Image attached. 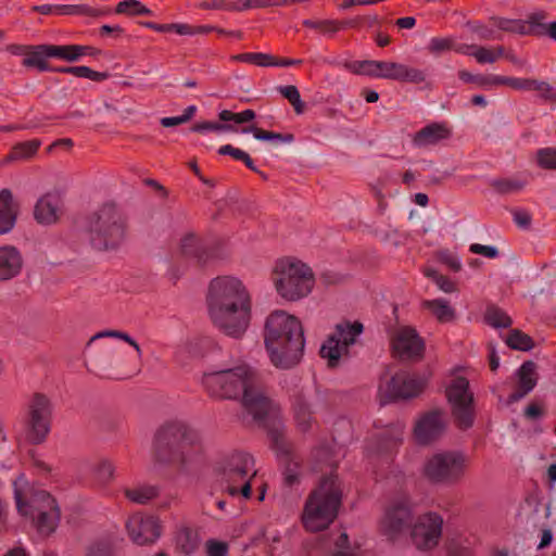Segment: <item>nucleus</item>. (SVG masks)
Listing matches in <instances>:
<instances>
[{
  "instance_id": "f704fd0d",
  "label": "nucleus",
  "mask_w": 556,
  "mask_h": 556,
  "mask_svg": "<svg viewBox=\"0 0 556 556\" xmlns=\"http://www.w3.org/2000/svg\"><path fill=\"white\" fill-rule=\"evenodd\" d=\"M493 23L500 29L519 35H530L531 27L523 20H510L504 17L493 18Z\"/></svg>"
},
{
  "instance_id": "1a4fd4ad",
  "label": "nucleus",
  "mask_w": 556,
  "mask_h": 556,
  "mask_svg": "<svg viewBox=\"0 0 556 556\" xmlns=\"http://www.w3.org/2000/svg\"><path fill=\"white\" fill-rule=\"evenodd\" d=\"M470 464L469 456L459 450L434 453L424 464L422 475L433 484L452 485L466 475Z\"/></svg>"
},
{
  "instance_id": "f8f14e48",
  "label": "nucleus",
  "mask_w": 556,
  "mask_h": 556,
  "mask_svg": "<svg viewBox=\"0 0 556 556\" xmlns=\"http://www.w3.org/2000/svg\"><path fill=\"white\" fill-rule=\"evenodd\" d=\"M468 388V380L463 377H457L446 390L453 416L458 427L462 429H468L473 425L472 394L469 392Z\"/></svg>"
},
{
  "instance_id": "0e129e2a",
  "label": "nucleus",
  "mask_w": 556,
  "mask_h": 556,
  "mask_svg": "<svg viewBox=\"0 0 556 556\" xmlns=\"http://www.w3.org/2000/svg\"><path fill=\"white\" fill-rule=\"evenodd\" d=\"M278 91L281 96H283L291 103L298 97H300V92L298 88L293 85L289 86H280L278 87Z\"/></svg>"
},
{
  "instance_id": "8fccbe9b",
  "label": "nucleus",
  "mask_w": 556,
  "mask_h": 556,
  "mask_svg": "<svg viewBox=\"0 0 556 556\" xmlns=\"http://www.w3.org/2000/svg\"><path fill=\"white\" fill-rule=\"evenodd\" d=\"M192 131H194V132H205V131L230 132V131H236V128L229 124L201 122V123L195 124L192 127Z\"/></svg>"
},
{
  "instance_id": "aec40b11",
  "label": "nucleus",
  "mask_w": 556,
  "mask_h": 556,
  "mask_svg": "<svg viewBox=\"0 0 556 556\" xmlns=\"http://www.w3.org/2000/svg\"><path fill=\"white\" fill-rule=\"evenodd\" d=\"M180 422H168L159 428L154 438V448L159 457H164L168 451L172 456L177 455V441Z\"/></svg>"
},
{
  "instance_id": "f257e3e1",
  "label": "nucleus",
  "mask_w": 556,
  "mask_h": 556,
  "mask_svg": "<svg viewBox=\"0 0 556 556\" xmlns=\"http://www.w3.org/2000/svg\"><path fill=\"white\" fill-rule=\"evenodd\" d=\"M202 382L214 397L237 399L241 395L245 410L268 429L277 456L282 458L289 455L290 444L285 438L279 407L264 394L258 377L250 366L243 362L223 366L218 370L205 372Z\"/></svg>"
},
{
  "instance_id": "3c124183",
  "label": "nucleus",
  "mask_w": 556,
  "mask_h": 556,
  "mask_svg": "<svg viewBox=\"0 0 556 556\" xmlns=\"http://www.w3.org/2000/svg\"><path fill=\"white\" fill-rule=\"evenodd\" d=\"M538 163L543 168L556 169V149L545 148L539 150Z\"/></svg>"
},
{
  "instance_id": "f3484780",
  "label": "nucleus",
  "mask_w": 556,
  "mask_h": 556,
  "mask_svg": "<svg viewBox=\"0 0 556 556\" xmlns=\"http://www.w3.org/2000/svg\"><path fill=\"white\" fill-rule=\"evenodd\" d=\"M392 346L394 354L401 359H417L422 356L425 342L412 327H401L396 330Z\"/></svg>"
},
{
  "instance_id": "c9c22d12",
  "label": "nucleus",
  "mask_w": 556,
  "mask_h": 556,
  "mask_svg": "<svg viewBox=\"0 0 556 556\" xmlns=\"http://www.w3.org/2000/svg\"><path fill=\"white\" fill-rule=\"evenodd\" d=\"M475 59L479 64H492L504 55V48L502 46L483 47L478 46Z\"/></svg>"
},
{
  "instance_id": "69168bd1",
  "label": "nucleus",
  "mask_w": 556,
  "mask_h": 556,
  "mask_svg": "<svg viewBox=\"0 0 556 556\" xmlns=\"http://www.w3.org/2000/svg\"><path fill=\"white\" fill-rule=\"evenodd\" d=\"M440 290H442L445 293H452L456 290V287L452 280H450L445 276L437 277V280L434 281Z\"/></svg>"
},
{
  "instance_id": "5fc2aeb1",
  "label": "nucleus",
  "mask_w": 556,
  "mask_h": 556,
  "mask_svg": "<svg viewBox=\"0 0 556 556\" xmlns=\"http://www.w3.org/2000/svg\"><path fill=\"white\" fill-rule=\"evenodd\" d=\"M530 91H536L541 98L549 101L553 86L544 80L532 79Z\"/></svg>"
},
{
  "instance_id": "5701e85b",
  "label": "nucleus",
  "mask_w": 556,
  "mask_h": 556,
  "mask_svg": "<svg viewBox=\"0 0 556 556\" xmlns=\"http://www.w3.org/2000/svg\"><path fill=\"white\" fill-rule=\"evenodd\" d=\"M18 206L9 189L0 191V233L10 232L17 218Z\"/></svg>"
},
{
  "instance_id": "6ab92c4d",
  "label": "nucleus",
  "mask_w": 556,
  "mask_h": 556,
  "mask_svg": "<svg viewBox=\"0 0 556 556\" xmlns=\"http://www.w3.org/2000/svg\"><path fill=\"white\" fill-rule=\"evenodd\" d=\"M451 136L452 129L446 122H435L418 130L413 137V143L418 148H428L450 139Z\"/></svg>"
},
{
  "instance_id": "39448f33",
  "label": "nucleus",
  "mask_w": 556,
  "mask_h": 556,
  "mask_svg": "<svg viewBox=\"0 0 556 556\" xmlns=\"http://www.w3.org/2000/svg\"><path fill=\"white\" fill-rule=\"evenodd\" d=\"M342 503V488L337 476L325 477L308 494L301 521L309 532L324 531L336 520Z\"/></svg>"
},
{
  "instance_id": "ddd939ff",
  "label": "nucleus",
  "mask_w": 556,
  "mask_h": 556,
  "mask_svg": "<svg viewBox=\"0 0 556 556\" xmlns=\"http://www.w3.org/2000/svg\"><path fill=\"white\" fill-rule=\"evenodd\" d=\"M426 386V380L406 372H399L386 382H381L378 394L381 404L417 396Z\"/></svg>"
},
{
  "instance_id": "4d7b16f0",
  "label": "nucleus",
  "mask_w": 556,
  "mask_h": 556,
  "mask_svg": "<svg viewBox=\"0 0 556 556\" xmlns=\"http://www.w3.org/2000/svg\"><path fill=\"white\" fill-rule=\"evenodd\" d=\"M207 556H226L228 546L226 543L208 541L206 544Z\"/></svg>"
},
{
  "instance_id": "7c9ffc66",
  "label": "nucleus",
  "mask_w": 556,
  "mask_h": 556,
  "mask_svg": "<svg viewBox=\"0 0 556 556\" xmlns=\"http://www.w3.org/2000/svg\"><path fill=\"white\" fill-rule=\"evenodd\" d=\"M124 494L131 503L144 505L157 496L159 490L154 485L138 484L131 488H125Z\"/></svg>"
},
{
  "instance_id": "58836bf2",
  "label": "nucleus",
  "mask_w": 556,
  "mask_h": 556,
  "mask_svg": "<svg viewBox=\"0 0 556 556\" xmlns=\"http://www.w3.org/2000/svg\"><path fill=\"white\" fill-rule=\"evenodd\" d=\"M56 11L62 15H86V16H99L104 14L103 11L93 9L87 4H63L56 5Z\"/></svg>"
},
{
  "instance_id": "7ed1b4c3",
  "label": "nucleus",
  "mask_w": 556,
  "mask_h": 556,
  "mask_svg": "<svg viewBox=\"0 0 556 556\" xmlns=\"http://www.w3.org/2000/svg\"><path fill=\"white\" fill-rule=\"evenodd\" d=\"M264 343L275 367L288 369L299 364L305 346L300 319L285 311L271 313L266 319Z\"/></svg>"
},
{
  "instance_id": "6e6552de",
  "label": "nucleus",
  "mask_w": 556,
  "mask_h": 556,
  "mask_svg": "<svg viewBox=\"0 0 556 556\" xmlns=\"http://www.w3.org/2000/svg\"><path fill=\"white\" fill-rule=\"evenodd\" d=\"M222 488L231 496H251V486L256 477L254 459L251 455L235 452L226 456L217 469Z\"/></svg>"
},
{
  "instance_id": "de8ad7c7",
  "label": "nucleus",
  "mask_w": 556,
  "mask_h": 556,
  "mask_svg": "<svg viewBox=\"0 0 556 556\" xmlns=\"http://www.w3.org/2000/svg\"><path fill=\"white\" fill-rule=\"evenodd\" d=\"M454 41L448 37H433L429 40L427 50L429 53L438 55L442 52L453 50Z\"/></svg>"
},
{
  "instance_id": "2f4dec72",
  "label": "nucleus",
  "mask_w": 556,
  "mask_h": 556,
  "mask_svg": "<svg viewBox=\"0 0 556 556\" xmlns=\"http://www.w3.org/2000/svg\"><path fill=\"white\" fill-rule=\"evenodd\" d=\"M293 412L295 425L299 431L307 432L313 425L309 404L303 397H298L293 403Z\"/></svg>"
},
{
  "instance_id": "774afa93",
  "label": "nucleus",
  "mask_w": 556,
  "mask_h": 556,
  "mask_svg": "<svg viewBox=\"0 0 556 556\" xmlns=\"http://www.w3.org/2000/svg\"><path fill=\"white\" fill-rule=\"evenodd\" d=\"M514 222L522 227V228H526L530 225L531 223V217L529 215V213L525 212V211H516L514 213Z\"/></svg>"
},
{
  "instance_id": "b1692460",
  "label": "nucleus",
  "mask_w": 556,
  "mask_h": 556,
  "mask_svg": "<svg viewBox=\"0 0 556 556\" xmlns=\"http://www.w3.org/2000/svg\"><path fill=\"white\" fill-rule=\"evenodd\" d=\"M60 201L56 197L47 194L38 200L35 205V219L41 225H52L58 222Z\"/></svg>"
},
{
  "instance_id": "864d4df0",
  "label": "nucleus",
  "mask_w": 556,
  "mask_h": 556,
  "mask_svg": "<svg viewBox=\"0 0 556 556\" xmlns=\"http://www.w3.org/2000/svg\"><path fill=\"white\" fill-rule=\"evenodd\" d=\"M469 251L473 254H479L488 258H496L498 256V250L494 245L472 243L469 247Z\"/></svg>"
},
{
  "instance_id": "49530a36",
  "label": "nucleus",
  "mask_w": 556,
  "mask_h": 556,
  "mask_svg": "<svg viewBox=\"0 0 556 556\" xmlns=\"http://www.w3.org/2000/svg\"><path fill=\"white\" fill-rule=\"evenodd\" d=\"M303 25L316 29L323 34H334L341 29V24L333 20H321V21H314V20H304Z\"/></svg>"
},
{
  "instance_id": "e2e57ef3",
  "label": "nucleus",
  "mask_w": 556,
  "mask_h": 556,
  "mask_svg": "<svg viewBox=\"0 0 556 556\" xmlns=\"http://www.w3.org/2000/svg\"><path fill=\"white\" fill-rule=\"evenodd\" d=\"M198 7L203 10H228V3L224 0L203 1Z\"/></svg>"
},
{
  "instance_id": "a19ab883",
  "label": "nucleus",
  "mask_w": 556,
  "mask_h": 556,
  "mask_svg": "<svg viewBox=\"0 0 556 556\" xmlns=\"http://www.w3.org/2000/svg\"><path fill=\"white\" fill-rule=\"evenodd\" d=\"M100 338H116V339L123 340L135 349L139 358H141V356H142V351H141L139 344L126 332L116 331V330H106V331L98 332L90 338L88 345H90L94 340L100 339Z\"/></svg>"
},
{
  "instance_id": "20e7f679",
  "label": "nucleus",
  "mask_w": 556,
  "mask_h": 556,
  "mask_svg": "<svg viewBox=\"0 0 556 556\" xmlns=\"http://www.w3.org/2000/svg\"><path fill=\"white\" fill-rule=\"evenodd\" d=\"M13 489L18 513L28 518L39 533H53L61 519L55 497L43 489L30 485L24 475L16 478Z\"/></svg>"
},
{
  "instance_id": "09e8293b",
  "label": "nucleus",
  "mask_w": 556,
  "mask_h": 556,
  "mask_svg": "<svg viewBox=\"0 0 556 556\" xmlns=\"http://www.w3.org/2000/svg\"><path fill=\"white\" fill-rule=\"evenodd\" d=\"M500 193H514L522 190L525 181L518 179H495L491 182Z\"/></svg>"
},
{
  "instance_id": "e433bc0d",
  "label": "nucleus",
  "mask_w": 556,
  "mask_h": 556,
  "mask_svg": "<svg viewBox=\"0 0 556 556\" xmlns=\"http://www.w3.org/2000/svg\"><path fill=\"white\" fill-rule=\"evenodd\" d=\"M243 134H252L256 140L261 141H275V142H291L293 137L291 135L283 137L281 134L266 131L255 126H249L241 130Z\"/></svg>"
},
{
  "instance_id": "c03bdc74",
  "label": "nucleus",
  "mask_w": 556,
  "mask_h": 556,
  "mask_svg": "<svg viewBox=\"0 0 556 556\" xmlns=\"http://www.w3.org/2000/svg\"><path fill=\"white\" fill-rule=\"evenodd\" d=\"M486 323L494 328H507L511 325L510 317L497 307H489L485 312Z\"/></svg>"
},
{
  "instance_id": "393cba45",
  "label": "nucleus",
  "mask_w": 556,
  "mask_h": 556,
  "mask_svg": "<svg viewBox=\"0 0 556 556\" xmlns=\"http://www.w3.org/2000/svg\"><path fill=\"white\" fill-rule=\"evenodd\" d=\"M389 67L390 73L384 75L386 79L409 84H421L427 77L424 70L408 66L404 63L391 62Z\"/></svg>"
},
{
  "instance_id": "4c0bfd02",
  "label": "nucleus",
  "mask_w": 556,
  "mask_h": 556,
  "mask_svg": "<svg viewBox=\"0 0 556 556\" xmlns=\"http://www.w3.org/2000/svg\"><path fill=\"white\" fill-rule=\"evenodd\" d=\"M235 62L249 63L261 67L270 66L271 54L263 52H247L231 56Z\"/></svg>"
},
{
  "instance_id": "4468645a",
  "label": "nucleus",
  "mask_w": 556,
  "mask_h": 556,
  "mask_svg": "<svg viewBox=\"0 0 556 556\" xmlns=\"http://www.w3.org/2000/svg\"><path fill=\"white\" fill-rule=\"evenodd\" d=\"M412 519V510L406 498L391 502L384 509L379 522L382 535L395 540Z\"/></svg>"
},
{
  "instance_id": "2eb2a0df",
  "label": "nucleus",
  "mask_w": 556,
  "mask_h": 556,
  "mask_svg": "<svg viewBox=\"0 0 556 556\" xmlns=\"http://www.w3.org/2000/svg\"><path fill=\"white\" fill-rule=\"evenodd\" d=\"M443 519L440 515L429 513L420 516L412 529V540L418 549L428 551L435 547L442 534Z\"/></svg>"
},
{
  "instance_id": "f03ea898",
  "label": "nucleus",
  "mask_w": 556,
  "mask_h": 556,
  "mask_svg": "<svg viewBox=\"0 0 556 556\" xmlns=\"http://www.w3.org/2000/svg\"><path fill=\"white\" fill-rule=\"evenodd\" d=\"M206 308L216 328L229 337L240 338L250 324L251 294L239 277L217 276L208 283Z\"/></svg>"
},
{
  "instance_id": "6e6d98bb",
  "label": "nucleus",
  "mask_w": 556,
  "mask_h": 556,
  "mask_svg": "<svg viewBox=\"0 0 556 556\" xmlns=\"http://www.w3.org/2000/svg\"><path fill=\"white\" fill-rule=\"evenodd\" d=\"M114 473V466L109 460H102L97 467L98 478L104 482L109 481Z\"/></svg>"
},
{
  "instance_id": "338daca9",
  "label": "nucleus",
  "mask_w": 556,
  "mask_h": 556,
  "mask_svg": "<svg viewBox=\"0 0 556 556\" xmlns=\"http://www.w3.org/2000/svg\"><path fill=\"white\" fill-rule=\"evenodd\" d=\"M302 62L303 61L301 59H287V58L278 59L271 54L270 66L287 67V66L302 64Z\"/></svg>"
},
{
  "instance_id": "bb28decb",
  "label": "nucleus",
  "mask_w": 556,
  "mask_h": 556,
  "mask_svg": "<svg viewBox=\"0 0 556 556\" xmlns=\"http://www.w3.org/2000/svg\"><path fill=\"white\" fill-rule=\"evenodd\" d=\"M180 251L187 258L194 261L199 265H205L211 260L210 251L202 247L194 235H186L180 241Z\"/></svg>"
},
{
  "instance_id": "ea45409f",
  "label": "nucleus",
  "mask_w": 556,
  "mask_h": 556,
  "mask_svg": "<svg viewBox=\"0 0 556 556\" xmlns=\"http://www.w3.org/2000/svg\"><path fill=\"white\" fill-rule=\"evenodd\" d=\"M344 67L353 74L377 78L375 60L346 62Z\"/></svg>"
},
{
  "instance_id": "bf43d9fd",
  "label": "nucleus",
  "mask_w": 556,
  "mask_h": 556,
  "mask_svg": "<svg viewBox=\"0 0 556 556\" xmlns=\"http://www.w3.org/2000/svg\"><path fill=\"white\" fill-rule=\"evenodd\" d=\"M471 30L478 35L480 39L492 40L496 39L494 31L480 23H475L470 26Z\"/></svg>"
},
{
  "instance_id": "a18cd8bd",
  "label": "nucleus",
  "mask_w": 556,
  "mask_h": 556,
  "mask_svg": "<svg viewBox=\"0 0 556 556\" xmlns=\"http://www.w3.org/2000/svg\"><path fill=\"white\" fill-rule=\"evenodd\" d=\"M547 14L544 11L534 12L529 15L528 20L525 21L530 27V35H539L544 36L546 33V27L548 23H546Z\"/></svg>"
},
{
  "instance_id": "412c9836",
  "label": "nucleus",
  "mask_w": 556,
  "mask_h": 556,
  "mask_svg": "<svg viewBox=\"0 0 556 556\" xmlns=\"http://www.w3.org/2000/svg\"><path fill=\"white\" fill-rule=\"evenodd\" d=\"M518 389L508 397L509 403H515L530 393L538 383L536 365L532 361L525 362L516 371Z\"/></svg>"
},
{
  "instance_id": "13d9d810",
  "label": "nucleus",
  "mask_w": 556,
  "mask_h": 556,
  "mask_svg": "<svg viewBox=\"0 0 556 556\" xmlns=\"http://www.w3.org/2000/svg\"><path fill=\"white\" fill-rule=\"evenodd\" d=\"M532 79L531 78H516L508 77L506 86L516 89V90H528L530 91Z\"/></svg>"
},
{
  "instance_id": "9b49d317",
  "label": "nucleus",
  "mask_w": 556,
  "mask_h": 556,
  "mask_svg": "<svg viewBox=\"0 0 556 556\" xmlns=\"http://www.w3.org/2000/svg\"><path fill=\"white\" fill-rule=\"evenodd\" d=\"M363 329L358 321L338 324L334 332L321 345L320 356L327 359L329 366H337L340 358L349 354L350 346L355 344Z\"/></svg>"
},
{
  "instance_id": "473e14b6",
  "label": "nucleus",
  "mask_w": 556,
  "mask_h": 556,
  "mask_svg": "<svg viewBox=\"0 0 556 556\" xmlns=\"http://www.w3.org/2000/svg\"><path fill=\"white\" fill-rule=\"evenodd\" d=\"M424 306L441 323H450L455 318V309L444 299L425 301Z\"/></svg>"
},
{
  "instance_id": "c756f323",
  "label": "nucleus",
  "mask_w": 556,
  "mask_h": 556,
  "mask_svg": "<svg viewBox=\"0 0 556 556\" xmlns=\"http://www.w3.org/2000/svg\"><path fill=\"white\" fill-rule=\"evenodd\" d=\"M41 146L39 139H31L16 143L11 152L4 157L3 164L16 161H25L33 157Z\"/></svg>"
},
{
  "instance_id": "680f3d73",
  "label": "nucleus",
  "mask_w": 556,
  "mask_h": 556,
  "mask_svg": "<svg viewBox=\"0 0 556 556\" xmlns=\"http://www.w3.org/2000/svg\"><path fill=\"white\" fill-rule=\"evenodd\" d=\"M544 415V408L536 404L531 403L525 408V417L528 419H539Z\"/></svg>"
},
{
  "instance_id": "0eeeda50",
  "label": "nucleus",
  "mask_w": 556,
  "mask_h": 556,
  "mask_svg": "<svg viewBox=\"0 0 556 556\" xmlns=\"http://www.w3.org/2000/svg\"><path fill=\"white\" fill-rule=\"evenodd\" d=\"M88 235L91 245L100 251L118 248L126 239V222L112 204L101 206L89 217Z\"/></svg>"
},
{
  "instance_id": "c85d7f7f",
  "label": "nucleus",
  "mask_w": 556,
  "mask_h": 556,
  "mask_svg": "<svg viewBox=\"0 0 556 556\" xmlns=\"http://www.w3.org/2000/svg\"><path fill=\"white\" fill-rule=\"evenodd\" d=\"M203 442L202 434L185 424L180 422L178 441H177V456H184L190 451L201 447Z\"/></svg>"
},
{
  "instance_id": "37998d69",
  "label": "nucleus",
  "mask_w": 556,
  "mask_h": 556,
  "mask_svg": "<svg viewBox=\"0 0 556 556\" xmlns=\"http://www.w3.org/2000/svg\"><path fill=\"white\" fill-rule=\"evenodd\" d=\"M117 14L148 15L151 11L139 0H123L116 5Z\"/></svg>"
},
{
  "instance_id": "79ce46f5",
  "label": "nucleus",
  "mask_w": 556,
  "mask_h": 556,
  "mask_svg": "<svg viewBox=\"0 0 556 556\" xmlns=\"http://www.w3.org/2000/svg\"><path fill=\"white\" fill-rule=\"evenodd\" d=\"M506 343L509 348L519 351H529L533 348V341L531 337L519 330H513L507 336Z\"/></svg>"
},
{
  "instance_id": "dca6fc26",
  "label": "nucleus",
  "mask_w": 556,
  "mask_h": 556,
  "mask_svg": "<svg viewBox=\"0 0 556 556\" xmlns=\"http://www.w3.org/2000/svg\"><path fill=\"white\" fill-rule=\"evenodd\" d=\"M446 425L445 414L442 410H430L420 415L416 420L414 438L419 444H429L442 437Z\"/></svg>"
},
{
  "instance_id": "052dcab7",
  "label": "nucleus",
  "mask_w": 556,
  "mask_h": 556,
  "mask_svg": "<svg viewBox=\"0 0 556 556\" xmlns=\"http://www.w3.org/2000/svg\"><path fill=\"white\" fill-rule=\"evenodd\" d=\"M218 153L222 155H230L235 160L241 161V159L244 156L247 152L239 148H235L231 144H225L218 149Z\"/></svg>"
},
{
  "instance_id": "cd10ccee",
  "label": "nucleus",
  "mask_w": 556,
  "mask_h": 556,
  "mask_svg": "<svg viewBox=\"0 0 556 556\" xmlns=\"http://www.w3.org/2000/svg\"><path fill=\"white\" fill-rule=\"evenodd\" d=\"M53 58L51 45L31 46L25 53L22 64L25 67H34L40 72L50 71L47 60Z\"/></svg>"
},
{
  "instance_id": "4be33fe9",
  "label": "nucleus",
  "mask_w": 556,
  "mask_h": 556,
  "mask_svg": "<svg viewBox=\"0 0 556 556\" xmlns=\"http://www.w3.org/2000/svg\"><path fill=\"white\" fill-rule=\"evenodd\" d=\"M22 265V255L16 248L11 245L0 248V281L17 276Z\"/></svg>"
},
{
  "instance_id": "a878e982",
  "label": "nucleus",
  "mask_w": 556,
  "mask_h": 556,
  "mask_svg": "<svg viewBox=\"0 0 556 556\" xmlns=\"http://www.w3.org/2000/svg\"><path fill=\"white\" fill-rule=\"evenodd\" d=\"M53 58L67 62H77L85 55L96 56L100 54V50L91 46L83 45H51Z\"/></svg>"
},
{
  "instance_id": "423d86ee",
  "label": "nucleus",
  "mask_w": 556,
  "mask_h": 556,
  "mask_svg": "<svg viewBox=\"0 0 556 556\" xmlns=\"http://www.w3.org/2000/svg\"><path fill=\"white\" fill-rule=\"evenodd\" d=\"M271 280L277 293L290 302L308 296L315 286L312 268L293 257L280 258L276 262Z\"/></svg>"
},
{
  "instance_id": "a211bd4d",
  "label": "nucleus",
  "mask_w": 556,
  "mask_h": 556,
  "mask_svg": "<svg viewBox=\"0 0 556 556\" xmlns=\"http://www.w3.org/2000/svg\"><path fill=\"white\" fill-rule=\"evenodd\" d=\"M126 528L131 541L137 545L154 543L161 535L159 520L152 516L135 514L128 519Z\"/></svg>"
},
{
  "instance_id": "72a5a7b5",
  "label": "nucleus",
  "mask_w": 556,
  "mask_h": 556,
  "mask_svg": "<svg viewBox=\"0 0 556 556\" xmlns=\"http://www.w3.org/2000/svg\"><path fill=\"white\" fill-rule=\"evenodd\" d=\"M58 73L72 74L76 77L87 78L92 81H102L109 77L108 73L97 72L88 66H66L54 70Z\"/></svg>"
},
{
  "instance_id": "603ef678",
  "label": "nucleus",
  "mask_w": 556,
  "mask_h": 556,
  "mask_svg": "<svg viewBox=\"0 0 556 556\" xmlns=\"http://www.w3.org/2000/svg\"><path fill=\"white\" fill-rule=\"evenodd\" d=\"M507 76L489 74L481 75L480 87L484 89H492L494 87L506 86Z\"/></svg>"
},
{
  "instance_id": "9d476101",
  "label": "nucleus",
  "mask_w": 556,
  "mask_h": 556,
  "mask_svg": "<svg viewBox=\"0 0 556 556\" xmlns=\"http://www.w3.org/2000/svg\"><path fill=\"white\" fill-rule=\"evenodd\" d=\"M52 418V404L40 393H36L28 401L25 415V437L33 444L42 443L50 430Z\"/></svg>"
}]
</instances>
